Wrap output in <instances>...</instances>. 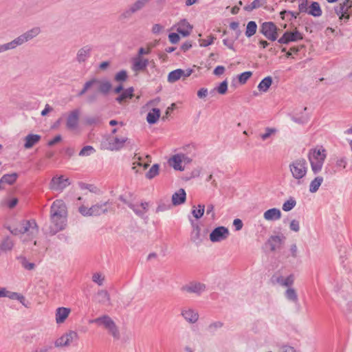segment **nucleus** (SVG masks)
Wrapping results in <instances>:
<instances>
[{
  "mask_svg": "<svg viewBox=\"0 0 352 352\" xmlns=\"http://www.w3.org/2000/svg\"><path fill=\"white\" fill-rule=\"evenodd\" d=\"M128 138L126 137H110L108 139L107 149L110 151H119L123 148L124 143L126 142Z\"/></svg>",
  "mask_w": 352,
  "mask_h": 352,
  "instance_id": "obj_21",
  "label": "nucleus"
},
{
  "mask_svg": "<svg viewBox=\"0 0 352 352\" xmlns=\"http://www.w3.org/2000/svg\"><path fill=\"white\" fill-rule=\"evenodd\" d=\"M91 87H96V90L87 95V102L89 103L96 102L99 94L104 96L107 95L112 89V85L111 82L107 79L100 80L96 78H93L84 84L82 89L78 94V96H83Z\"/></svg>",
  "mask_w": 352,
  "mask_h": 352,
  "instance_id": "obj_2",
  "label": "nucleus"
},
{
  "mask_svg": "<svg viewBox=\"0 0 352 352\" xmlns=\"http://www.w3.org/2000/svg\"><path fill=\"white\" fill-rule=\"evenodd\" d=\"M206 289V286L204 283L197 281L190 282L182 287V291L197 296H200Z\"/></svg>",
  "mask_w": 352,
  "mask_h": 352,
  "instance_id": "obj_15",
  "label": "nucleus"
},
{
  "mask_svg": "<svg viewBox=\"0 0 352 352\" xmlns=\"http://www.w3.org/2000/svg\"><path fill=\"white\" fill-rule=\"evenodd\" d=\"M95 298L97 302L103 305H110V296L109 293L106 290H99L96 295L95 296Z\"/></svg>",
  "mask_w": 352,
  "mask_h": 352,
  "instance_id": "obj_31",
  "label": "nucleus"
},
{
  "mask_svg": "<svg viewBox=\"0 0 352 352\" xmlns=\"http://www.w3.org/2000/svg\"><path fill=\"white\" fill-rule=\"evenodd\" d=\"M132 170L135 173H142L148 166V163L145 162L144 160L135 154L133 158Z\"/></svg>",
  "mask_w": 352,
  "mask_h": 352,
  "instance_id": "obj_23",
  "label": "nucleus"
},
{
  "mask_svg": "<svg viewBox=\"0 0 352 352\" xmlns=\"http://www.w3.org/2000/svg\"><path fill=\"white\" fill-rule=\"evenodd\" d=\"M120 199L122 200L124 203L126 204L128 206L133 210L135 214L142 218L147 219L146 212L148 210V202H142L141 204H132L128 203L122 197H120Z\"/></svg>",
  "mask_w": 352,
  "mask_h": 352,
  "instance_id": "obj_13",
  "label": "nucleus"
},
{
  "mask_svg": "<svg viewBox=\"0 0 352 352\" xmlns=\"http://www.w3.org/2000/svg\"><path fill=\"white\" fill-rule=\"evenodd\" d=\"M204 211L205 206L199 204L197 208H195V206L192 207V214L195 219H199L204 215Z\"/></svg>",
  "mask_w": 352,
  "mask_h": 352,
  "instance_id": "obj_46",
  "label": "nucleus"
},
{
  "mask_svg": "<svg viewBox=\"0 0 352 352\" xmlns=\"http://www.w3.org/2000/svg\"><path fill=\"white\" fill-rule=\"evenodd\" d=\"M186 194L183 188H180L172 195V203L174 206L184 204L186 201Z\"/></svg>",
  "mask_w": 352,
  "mask_h": 352,
  "instance_id": "obj_32",
  "label": "nucleus"
},
{
  "mask_svg": "<svg viewBox=\"0 0 352 352\" xmlns=\"http://www.w3.org/2000/svg\"><path fill=\"white\" fill-rule=\"evenodd\" d=\"M217 90L219 94H225L228 90V83L226 80L223 81L217 88Z\"/></svg>",
  "mask_w": 352,
  "mask_h": 352,
  "instance_id": "obj_57",
  "label": "nucleus"
},
{
  "mask_svg": "<svg viewBox=\"0 0 352 352\" xmlns=\"http://www.w3.org/2000/svg\"><path fill=\"white\" fill-rule=\"evenodd\" d=\"M233 226L236 231H239L242 229L243 224L241 219H235L233 221Z\"/></svg>",
  "mask_w": 352,
  "mask_h": 352,
  "instance_id": "obj_63",
  "label": "nucleus"
},
{
  "mask_svg": "<svg viewBox=\"0 0 352 352\" xmlns=\"http://www.w3.org/2000/svg\"><path fill=\"white\" fill-rule=\"evenodd\" d=\"M160 165L157 164H153L149 170L146 174V177L147 179H151L157 176L159 173Z\"/></svg>",
  "mask_w": 352,
  "mask_h": 352,
  "instance_id": "obj_48",
  "label": "nucleus"
},
{
  "mask_svg": "<svg viewBox=\"0 0 352 352\" xmlns=\"http://www.w3.org/2000/svg\"><path fill=\"white\" fill-rule=\"evenodd\" d=\"M8 230L14 235L21 234V239L23 243L34 239L38 233V226L33 219L22 220L14 228L9 227Z\"/></svg>",
  "mask_w": 352,
  "mask_h": 352,
  "instance_id": "obj_3",
  "label": "nucleus"
},
{
  "mask_svg": "<svg viewBox=\"0 0 352 352\" xmlns=\"http://www.w3.org/2000/svg\"><path fill=\"white\" fill-rule=\"evenodd\" d=\"M89 323L96 324L98 327H102L114 340H119L120 338L119 327L109 315L104 314L90 320Z\"/></svg>",
  "mask_w": 352,
  "mask_h": 352,
  "instance_id": "obj_4",
  "label": "nucleus"
},
{
  "mask_svg": "<svg viewBox=\"0 0 352 352\" xmlns=\"http://www.w3.org/2000/svg\"><path fill=\"white\" fill-rule=\"evenodd\" d=\"M296 205V199L291 197L289 198V199H287V201H285L283 204V206H282V209L285 211V212H289L290 210H292Z\"/></svg>",
  "mask_w": 352,
  "mask_h": 352,
  "instance_id": "obj_45",
  "label": "nucleus"
},
{
  "mask_svg": "<svg viewBox=\"0 0 352 352\" xmlns=\"http://www.w3.org/2000/svg\"><path fill=\"white\" fill-rule=\"evenodd\" d=\"M191 224L192 227V230L190 234L191 240L195 243L199 242L201 241V228L198 223H194L192 221Z\"/></svg>",
  "mask_w": 352,
  "mask_h": 352,
  "instance_id": "obj_35",
  "label": "nucleus"
},
{
  "mask_svg": "<svg viewBox=\"0 0 352 352\" xmlns=\"http://www.w3.org/2000/svg\"><path fill=\"white\" fill-rule=\"evenodd\" d=\"M281 211L276 208L269 209L263 213V218L267 221H277L281 218Z\"/></svg>",
  "mask_w": 352,
  "mask_h": 352,
  "instance_id": "obj_29",
  "label": "nucleus"
},
{
  "mask_svg": "<svg viewBox=\"0 0 352 352\" xmlns=\"http://www.w3.org/2000/svg\"><path fill=\"white\" fill-rule=\"evenodd\" d=\"M352 7V0H345L342 3H340L338 6L335 8V12L340 19H349V16L346 15V12L349 11V8Z\"/></svg>",
  "mask_w": 352,
  "mask_h": 352,
  "instance_id": "obj_24",
  "label": "nucleus"
},
{
  "mask_svg": "<svg viewBox=\"0 0 352 352\" xmlns=\"http://www.w3.org/2000/svg\"><path fill=\"white\" fill-rule=\"evenodd\" d=\"M223 326V323L221 321L212 322L208 326L207 331L212 335H214Z\"/></svg>",
  "mask_w": 352,
  "mask_h": 352,
  "instance_id": "obj_42",
  "label": "nucleus"
},
{
  "mask_svg": "<svg viewBox=\"0 0 352 352\" xmlns=\"http://www.w3.org/2000/svg\"><path fill=\"white\" fill-rule=\"evenodd\" d=\"M80 114V111L78 109L72 111L69 113L66 121V126L69 130L74 131L78 128Z\"/></svg>",
  "mask_w": 352,
  "mask_h": 352,
  "instance_id": "obj_20",
  "label": "nucleus"
},
{
  "mask_svg": "<svg viewBox=\"0 0 352 352\" xmlns=\"http://www.w3.org/2000/svg\"><path fill=\"white\" fill-rule=\"evenodd\" d=\"M69 184L70 182L68 178H65L63 176H56L52 179L50 188L53 190L61 192Z\"/></svg>",
  "mask_w": 352,
  "mask_h": 352,
  "instance_id": "obj_18",
  "label": "nucleus"
},
{
  "mask_svg": "<svg viewBox=\"0 0 352 352\" xmlns=\"http://www.w3.org/2000/svg\"><path fill=\"white\" fill-rule=\"evenodd\" d=\"M58 239L65 243H71V238L67 233H62L57 236Z\"/></svg>",
  "mask_w": 352,
  "mask_h": 352,
  "instance_id": "obj_60",
  "label": "nucleus"
},
{
  "mask_svg": "<svg viewBox=\"0 0 352 352\" xmlns=\"http://www.w3.org/2000/svg\"><path fill=\"white\" fill-rule=\"evenodd\" d=\"M151 47H150V46H148L146 48L140 47L138 50V54L137 56H142V57L143 55L148 54L151 53Z\"/></svg>",
  "mask_w": 352,
  "mask_h": 352,
  "instance_id": "obj_61",
  "label": "nucleus"
},
{
  "mask_svg": "<svg viewBox=\"0 0 352 352\" xmlns=\"http://www.w3.org/2000/svg\"><path fill=\"white\" fill-rule=\"evenodd\" d=\"M257 30V25L255 21H249L246 26L245 36L247 37H251L256 34Z\"/></svg>",
  "mask_w": 352,
  "mask_h": 352,
  "instance_id": "obj_44",
  "label": "nucleus"
},
{
  "mask_svg": "<svg viewBox=\"0 0 352 352\" xmlns=\"http://www.w3.org/2000/svg\"><path fill=\"white\" fill-rule=\"evenodd\" d=\"M160 117V110L153 108L151 111L148 112L146 116V120L149 124H155Z\"/></svg>",
  "mask_w": 352,
  "mask_h": 352,
  "instance_id": "obj_36",
  "label": "nucleus"
},
{
  "mask_svg": "<svg viewBox=\"0 0 352 352\" xmlns=\"http://www.w3.org/2000/svg\"><path fill=\"white\" fill-rule=\"evenodd\" d=\"M277 129L275 128L267 127L265 129V133L260 135V138L263 141L268 140L272 135L276 133Z\"/></svg>",
  "mask_w": 352,
  "mask_h": 352,
  "instance_id": "obj_47",
  "label": "nucleus"
},
{
  "mask_svg": "<svg viewBox=\"0 0 352 352\" xmlns=\"http://www.w3.org/2000/svg\"><path fill=\"white\" fill-rule=\"evenodd\" d=\"M191 161V158L186 155L177 153L170 157L168 162L174 170L183 171L185 169L184 165L190 164Z\"/></svg>",
  "mask_w": 352,
  "mask_h": 352,
  "instance_id": "obj_10",
  "label": "nucleus"
},
{
  "mask_svg": "<svg viewBox=\"0 0 352 352\" xmlns=\"http://www.w3.org/2000/svg\"><path fill=\"white\" fill-rule=\"evenodd\" d=\"M252 72H245L241 73L238 78L239 82L241 84H245L247 80L252 76Z\"/></svg>",
  "mask_w": 352,
  "mask_h": 352,
  "instance_id": "obj_53",
  "label": "nucleus"
},
{
  "mask_svg": "<svg viewBox=\"0 0 352 352\" xmlns=\"http://www.w3.org/2000/svg\"><path fill=\"white\" fill-rule=\"evenodd\" d=\"M78 333L74 331H69L61 337L58 338L55 342L56 347H64L70 345V344L74 340L78 339Z\"/></svg>",
  "mask_w": 352,
  "mask_h": 352,
  "instance_id": "obj_16",
  "label": "nucleus"
},
{
  "mask_svg": "<svg viewBox=\"0 0 352 352\" xmlns=\"http://www.w3.org/2000/svg\"><path fill=\"white\" fill-rule=\"evenodd\" d=\"M14 246V243L12 239L7 236L0 243V251L8 252L10 251Z\"/></svg>",
  "mask_w": 352,
  "mask_h": 352,
  "instance_id": "obj_40",
  "label": "nucleus"
},
{
  "mask_svg": "<svg viewBox=\"0 0 352 352\" xmlns=\"http://www.w3.org/2000/svg\"><path fill=\"white\" fill-rule=\"evenodd\" d=\"M133 96V88L129 87L122 92V94L116 98V101L121 104L122 102L132 98Z\"/></svg>",
  "mask_w": 352,
  "mask_h": 352,
  "instance_id": "obj_38",
  "label": "nucleus"
},
{
  "mask_svg": "<svg viewBox=\"0 0 352 352\" xmlns=\"http://www.w3.org/2000/svg\"><path fill=\"white\" fill-rule=\"evenodd\" d=\"M272 84L271 76L264 78L258 85V89L260 91L266 92Z\"/></svg>",
  "mask_w": 352,
  "mask_h": 352,
  "instance_id": "obj_39",
  "label": "nucleus"
},
{
  "mask_svg": "<svg viewBox=\"0 0 352 352\" xmlns=\"http://www.w3.org/2000/svg\"><path fill=\"white\" fill-rule=\"evenodd\" d=\"M101 122L99 116H89L85 118V123L89 125L98 124Z\"/></svg>",
  "mask_w": 352,
  "mask_h": 352,
  "instance_id": "obj_50",
  "label": "nucleus"
},
{
  "mask_svg": "<svg viewBox=\"0 0 352 352\" xmlns=\"http://www.w3.org/2000/svg\"><path fill=\"white\" fill-rule=\"evenodd\" d=\"M278 28L273 22H264L261 26V32L269 40L274 41L278 38Z\"/></svg>",
  "mask_w": 352,
  "mask_h": 352,
  "instance_id": "obj_11",
  "label": "nucleus"
},
{
  "mask_svg": "<svg viewBox=\"0 0 352 352\" xmlns=\"http://www.w3.org/2000/svg\"><path fill=\"white\" fill-rule=\"evenodd\" d=\"M326 157V150L322 147L312 148L309 151L308 159L314 174L321 171Z\"/></svg>",
  "mask_w": 352,
  "mask_h": 352,
  "instance_id": "obj_5",
  "label": "nucleus"
},
{
  "mask_svg": "<svg viewBox=\"0 0 352 352\" xmlns=\"http://www.w3.org/2000/svg\"><path fill=\"white\" fill-rule=\"evenodd\" d=\"M289 229L294 232H298L300 230V223L296 219H293L289 223Z\"/></svg>",
  "mask_w": 352,
  "mask_h": 352,
  "instance_id": "obj_55",
  "label": "nucleus"
},
{
  "mask_svg": "<svg viewBox=\"0 0 352 352\" xmlns=\"http://www.w3.org/2000/svg\"><path fill=\"white\" fill-rule=\"evenodd\" d=\"M91 51L92 47L90 45H85L81 47L77 52V61L79 63L85 62L89 58Z\"/></svg>",
  "mask_w": 352,
  "mask_h": 352,
  "instance_id": "obj_27",
  "label": "nucleus"
},
{
  "mask_svg": "<svg viewBox=\"0 0 352 352\" xmlns=\"http://www.w3.org/2000/svg\"><path fill=\"white\" fill-rule=\"evenodd\" d=\"M7 297L12 300H18L23 304L25 298L23 296L16 293L8 291L6 287H0V298Z\"/></svg>",
  "mask_w": 352,
  "mask_h": 352,
  "instance_id": "obj_26",
  "label": "nucleus"
},
{
  "mask_svg": "<svg viewBox=\"0 0 352 352\" xmlns=\"http://www.w3.org/2000/svg\"><path fill=\"white\" fill-rule=\"evenodd\" d=\"M285 298L292 302L296 303L298 300V294L295 289L288 287L284 293Z\"/></svg>",
  "mask_w": 352,
  "mask_h": 352,
  "instance_id": "obj_33",
  "label": "nucleus"
},
{
  "mask_svg": "<svg viewBox=\"0 0 352 352\" xmlns=\"http://www.w3.org/2000/svg\"><path fill=\"white\" fill-rule=\"evenodd\" d=\"M307 13L315 17L320 16L322 15V12L320 8V4L316 1L312 2L310 6L309 7V10Z\"/></svg>",
  "mask_w": 352,
  "mask_h": 352,
  "instance_id": "obj_34",
  "label": "nucleus"
},
{
  "mask_svg": "<svg viewBox=\"0 0 352 352\" xmlns=\"http://www.w3.org/2000/svg\"><path fill=\"white\" fill-rule=\"evenodd\" d=\"M295 280V276L293 274L285 277L280 273L277 272L274 274L271 278V282L274 285H278L281 287H292Z\"/></svg>",
  "mask_w": 352,
  "mask_h": 352,
  "instance_id": "obj_12",
  "label": "nucleus"
},
{
  "mask_svg": "<svg viewBox=\"0 0 352 352\" xmlns=\"http://www.w3.org/2000/svg\"><path fill=\"white\" fill-rule=\"evenodd\" d=\"M18 177L16 173L6 174L0 179V184H13Z\"/></svg>",
  "mask_w": 352,
  "mask_h": 352,
  "instance_id": "obj_43",
  "label": "nucleus"
},
{
  "mask_svg": "<svg viewBox=\"0 0 352 352\" xmlns=\"http://www.w3.org/2000/svg\"><path fill=\"white\" fill-rule=\"evenodd\" d=\"M127 77L126 71L121 70L115 75L114 79L117 82H124L127 79Z\"/></svg>",
  "mask_w": 352,
  "mask_h": 352,
  "instance_id": "obj_51",
  "label": "nucleus"
},
{
  "mask_svg": "<svg viewBox=\"0 0 352 352\" xmlns=\"http://www.w3.org/2000/svg\"><path fill=\"white\" fill-rule=\"evenodd\" d=\"M215 37L214 36H209L206 39H200L199 45L201 47H207L210 45H212L214 42Z\"/></svg>",
  "mask_w": 352,
  "mask_h": 352,
  "instance_id": "obj_54",
  "label": "nucleus"
},
{
  "mask_svg": "<svg viewBox=\"0 0 352 352\" xmlns=\"http://www.w3.org/2000/svg\"><path fill=\"white\" fill-rule=\"evenodd\" d=\"M111 203L109 201L104 202H99L90 208L82 206L79 208L80 213L85 217L100 216L107 213L111 208Z\"/></svg>",
  "mask_w": 352,
  "mask_h": 352,
  "instance_id": "obj_6",
  "label": "nucleus"
},
{
  "mask_svg": "<svg viewBox=\"0 0 352 352\" xmlns=\"http://www.w3.org/2000/svg\"><path fill=\"white\" fill-rule=\"evenodd\" d=\"M21 265L22 266L28 270H32L34 268L35 265L33 263H30L25 258H23L21 259Z\"/></svg>",
  "mask_w": 352,
  "mask_h": 352,
  "instance_id": "obj_56",
  "label": "nucleus"
},
{
  "mask_svg": "<svg viewBox=\"0 0 352 352\" xmlns=\"http://www.w3.org/2000/svg\"><path fill=\"white\" fill-rule=\"evenodd\" d=\"M71 313V309L67 307H58L56 309L55 320L58 324L63 323Z\"/></svg>",
  "mask_w": 352,
  "mask_h": 352,
  "instance_id": "obj_25",
  "label": "nucleus"
},
{
  "mask_svg": "<svg viewBox=\"0 0 352 352\" xmlns=\"http://www.w3.org/2000/svg\"><path fill=\"white\" fill-rule=\"evenodd\" d=\"M67 211L63 201L57 199L51 206L50 219L52 226L50 234H56L58 232L64 230L67 226Z\"/></svg>",
  "mask_w": 352,
  "mask_h": 352,
  "instance_id": "obj_1",
  "label": "nucleus"
},
{
  "mask_svg": "<svg viewBox=\"0 0 352 352\" xmlns=\"http://www.w3.org/2000/svg\"><path fill=\"white\" fill-rule=\"evenodd\" d=\"M303 38L302 34L298 30L294 32L286 31L278 40L280 44H288L290 42H296Z\"/></svg>",
  "mask_w": 352,
  "mask_h": 352,
  "instance_id": "obj_19",
  "label": "nucleus"
},
{
  "mask_svg": "<svg viewBox=\"0 0 352 352\" xmlns=\"http://www.w3.org/2000/svg\"><path fill=\"white\" fill-rule=\"evenodd\" d=\"M41 33L39 27H34L19 35L12 41L7 43L9 50H14L18 46H21L25 43L32 40Z\"/></svg>",
  "mask_w": 352,
  "mask_h": 352,
  "instance_id": "obj_7",
  "label": "nucleus"
},
{
  "mask_svg": "<svg viewBox=\"0 0 352 352\" xmlns=\"http://www.w3.org/2000/svg\"><path fill=\"white\" fill-rule=\"evenodd\" d=\"M214 206L213 204H209L207 205L206 214L210 215L212 219H215V213H214Z\"/></svg>",
  "mask_w": 352,
  "mask_h": 352,
  "instance_id": "obj_59",
  "label": "nucleus"
},
{
  "mask_svg": "<svg viewBox=\"0 0 352 352\" xmlns=\"http://www.w3.org/2000/svg\"><path fill=\"white\" fill-rule=\"evenodd\" d=\"M104 280V276L100 273H94L92 276V281L98 285H102Z\"/></svg>",
  "mask_w": 352,
  "mask_h": 352,
  "instance_id": "obj_52",
  "label": "nucleus"
},
{
  "mask_svg": "<svg viewBox=\"0 0 352 352\" xmlns=\"http://www.w3.org/2000/svg\"><path fill=\"white\" fill-rule=\"evenodd\" d=\"M181 316L190 324H195L199 320L198 311L192 307H184L181 310Z\"/></svg>",
  "mask_w": 352,
  "mask_h": 352,
  "instance_id": "obj_17",
  "label": "nucleus"
},
{
  "mask_svg": "<svg viewBox=\"0 0 352 352\" xmlns=\"http://www.w3.org/2000/svg\"><path fill=\"white\" fill-rule=\"evenodd\" d=\"M183 73V69H177L170 72L168 75V81L170 83H173L182 78V74Z\"/></svg>",
  "mask_w": 352,
  "mask_h": 352,
  "instance_id": "obj_41",
  "label": "nucleus"
},
{
  "mask_svg": "<svg viewBox=\"0 0 352 352\" xmlns=\"http://www.w3.org/2000/svg\"><path fill=\"white\" fill-rule=\"evenodd\" d=\"M169 41L171 43L175 44L179 41V36L177 33H170L168 35Z\"/></svg>",
  "mask_w": 352,
  "mask_h": 352,
  "instance_id": "obj_62",
  "label": "nucleus"
},
{
  "mask_svg": "<svg viewBox=\"0 0 352 352\" xmlns=\"http://www.w3.org/2000/svg\"><path fill=\"white\" fill-rule=\"evenodd\" d=\"M298 10L300 12H305L307 13L309 10V7L307 5V0H303L299 5H298Z\"/></svg>",
  "mask_w": 352,
  "mask_h": 352,
  "instance_id": "obj_58",
  "label": "nucleus"
},
{
  "mask_svg": "<svg viewBox=\"0 0 352 352\" xmlns=\"http://www.w3.org/2000/svg\"><path fill=\"white\" fill-rule=\"evenodd\" d=\"M148 65V60L142 56H136L133 59L131 69L137 74L146 70Z\"/></svg>",
  "mask_w": 352,
  "mask_h": 352,
  "instance_id": "obj_22",
  "label": "nucleus"
},
{
  "mask_svg": "<svg viewBox=\"0 0 352 352\" xmlns=\"http://www.w3.org/2000/svg\"><path fill=\"white\" fill-rule=\"evenodd\" d=\"M41 136L40 135L37 134H28L26 135L24 138V148L26 149L31 148L33 147L35 144L38 143V142L41 140Z\"/></svg>",
  "mask_w": 352,
  "mask_h": 352,
  "instance_id": "obj_30",
  "label": "nucleus"
},
{
  "mask_svg": "<svg viewBox=\"0 0 352 352\" xmlns=\"http://www.w3.org/2000/svg\"><path fill=\"white\" fill-rule=\"evenodd\" d=\"M151 0H135L120 14L121 19H129L138 12L144 9Z\"/></svg>",
  "mask_w": 352,
  "mask_h": 352,
  "instance_id": "obj_9",
  "label": "nucleus"
},
{
  "mask_svg": "<svg viewBox=\"0 0 352 352\" xmlns=\"http://www.w3.org/2000/svg\"><path fill=\"white\" fill-rule=\"evenodd\" d=\"M164 30V26L160 24H155L152 28V32L155 34L160 33Z\"/></svg>",
  "mask_w": 352,
  "mask_h": 352,
  "instance_id": "obj_64",
  "label": "nucleus"
},
{
  "mask_svg": "<svg viewBox=\"0 0 352 352\" xmlns=\"http://www.w3.org/2000/svg\"><path fill=\"white\" fill-rule=\"evenodd\" d=\"M292 177L300 184L301 179L305 177L307 173V163L303 158L295 160L289 165Z\"/></svg>",
  "mask_w": 352,
  "mask_h": 352,
  "instance_id": "obj_8",
  "label": "nucleus"
},
{
  "mask_svg": "<svg viewBox=\"0 0 352 352\" xmlns=\"http://www.w3.org/2000/svg\"><path fill=\"white\" fill-rule=\"evenodd\" d=\"M192 26L186 20L182 19L177 24V31L184 36L190 34Z\"/></svg>",
  "mask_w": 352,
  "mask_h": 352,
  "instance_id": "obj_28",
  "label": "nucleus"
},
{
  "mask_svg": "<svg viewBox=\"0 0 352 352\" xmlns=\"http://www.w3.org/2000/svg\"><path fill=\"white\" fill-rule=\"evenodd\" d=\"M230 235L229 230L224 226H219L214 228L210 234V240L213 243H217L226 240Z\"/></svg>",
  "mask_w": 352,
  "mask_h": 352,
  "instance_id": "obj_14",
  "label": "nucleus"
},
{
  "mask_svg": "<svg viewBox=\"0 0 352 352\" xmlns=\"http://www.w3.org/2000/svg\"><path fill=\"white\" fill-rule=\"evenodd\" d=\"M96 152L95 148L91 146H84L79 153V156L85 157L89 156Z\"/></svg>",
  "mask_w": 352,
  "mask_h": 352,
  "instance_id": "obj_49",
  "label": "nucleus"
},
{
  "mask_svg": "<svg viewBox=\"0 0 352 352\" xmlns=\"http://www.w3.org/2000/svg\"><path fill=\"white\" fill-rule=\"evenodd\" d=\"M323 180H324L323 177L321 176H318V177H315L310 182L309 189V192L311 193L316 192L318 190L321 184H322Z\"/></svg>",
  "mask_w": 352,
  "mask_h": 352,
  "instance_id": "obj_37",
  "label": "nucleus"
}]
</instances>
